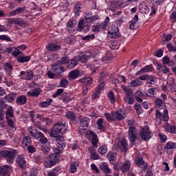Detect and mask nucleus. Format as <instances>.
<instances>
[{"label":"nucleus","instance_id":"1","mask_svg":"<svg viewBox=\"0 0 176 176\" xmlns=\"http://www.w3.org/2000/svg\"><path fill=\"white\" fill-rule=\"evenodd\" d=\"M65 131H67V125H65V124H63L62 122L55 124L51 129L50 136L52 137V138L62 137L58 134H61L62 135H63V134H65Z\"/></svg>","mask_w":176,"mask_h":176},{"label":"nucleus","instance_id":"2","mask_svg":"<svg viewBox=\"0 0 176 176\" xmlns=\"http://www.w3.org/2000/svg\"><path fill=\"white\" fill-rule=\"evenodd\" d=\"M1 155L2 157L6 160L8 164H13L14 159L17 156V150H3Z\"/></svg>","mask_w":176,"mask_h":176},{"label":"nucleus","instance_id":"3","mask_svg":"<svg viewBox=\"0 0 176 176\" xmlns=\"http://www.w3.org/2000/svg\"><path fill=\"white\" fill-rule=\"evenodd\" d=\"M59 160L60 155L50 154L45 160L44 166L45 168H50L53 167V166H56Z\"/></svg>","mask_w":176,"mask_h":176},{"label":"nucleus","instance_id":"4","mask_svg":"<svg viewBox=\"0 0 176 176\" xmlns=\"http://www.w3.org/2000/svg\"><path fill=\"white\" fill-rule=\"evenodd\" d=\"M139 134L143 141H149L153 137V133L148 126L142 127L140 130Z\"/></svg>","mask_w":176,"mask_h":176},{"label":"nucleus","instance_id":"5","mask_svg":"<svg viewBox=\"0 0 176 176\" xmlns=\"http://www.w3.org/2000/svg\"><path fill=\"white\" fill-rule=\"evenodd\" d=\"M108 35L109 38H120L119 27L116 23L112 24L110 27H109Z\"/></svg>","mask_w":176,"mask_h":176},{"label":"nucleus","instance_id":"6","mask_svg":"<svg viewBox=\"0 0 176 176\" xmlns=\"http://www.w3.org/2000/svg\"><path fill=\"white\" fill-rule=\"evenodd\" d=\"M138 137V131L137 130V128L135 126H129V140L131 144H132V145H134V144H135Z\"/></svg>","mask_w":176,"mask_h":176},{"label":"nucleus","instance_id":"7","mask_svg":"<svg viewBox=\"0 0 176 176\" xmlns=\"http://www.w3.org/2000/svg\"><path fill=\"white\" fill-rule=\"evenodd\" d=\"M124 91H125L124 100L129 105H133L135 101V99L133 98V90L131 89H127V87H125L124 88Z\"/></svg>","mask_w":176,"mask_h":176},{"label":"nucleus","instance_id":"8","mask_svg":"<svg viewBox=\"0 0 176 176\" xmlns=\"http://www.w3.org/2000/svg\"><path fill=\"white\" fill-rule=\"evenodd\" d=\"M91 27V23H87L85 24L84 20H80L78 22V26L77 28V31L78 32H84L86 34L90 31Z\"/></svg>","mask_w":176,"mask_h":176},{"label":"nucleus","instance_id":"9","mask_svg":"<svg viewBox=\"0 0 176 176\" xmlns=\"http://www.w3.org/2000/svg\"><path fill=\"white\" fill-rule=\"evenodd\" d=\"M52 72H54L55 75H61L63 72H65L66 69L64 67V66H62L58 63H54L52 65L51 68Z\"/></svg>","mask_w":176,"mask_h":176},{"label":"nucleus","instance_id":"10","mask_svg":"<svg viewBox=\"0 0 176 176\" xmlns=\"http://www.w3.org/2000/svg\"><path fill=\"white\" fill-rule=\"evenodd\" d=\"M135 163L138 167L142 168V171H146L148 169V163L145 162V160H144V157H142V156L136 157L135 158Z\"/></svg>","mask_w":176,"mask_h":176},{"label":"nucleus","instance_id":"11","mask_svg":"<svg viewBox=\"0 0 176 176\" xmlns=\"http://www.w3.org/2000/svg\"><path fill=\"white\" fill-rule=\"evenodd\" d=\"M87 138L89 141H91L92 146H97L99 140L97 134L94 131H89L87 133Z\"/></svg>","mask_w":176,"mask_h":176},{"label":"nucleus","instance_id":"12","mask_svg":"<svg viewBox=\"0 0 176 176\" xmlns=\"http://www.w3.org/2000/svg\"><path fill=\"white\" fill-rule=\"evenodd\" d=\"M16 163L21 168V170H25L27 167V161H25V155H18L16 158Z\"/></svg>","mask_w":176,"mask_h":176},{"label":"nucleus","instance_id":"13","mask_svg":"<svg viewBox=\"0 0 176 176\" xmlns=\"http://www.w3.org/2000/svg\"><path fill=\"white\" fill-rule=\"evenodd\" d=\"M155 117L160 120L163 122H168V111L167 109L164 110V114H162L160 110L157 109L155 111Z\"/></svg>","mask_w":176,"mask_h":176},{"label":"nucleus","instance_id":"14","mask_svg":"<svg viewBox=\"0 0 176 176\" xmlns=\"http://www.w3.org/2000/svg\"><path fill=\"white\" fill-rule=\"evenodd\" d=\"M28 133H29V134H30L32 137L36 138V140H39V138L43 135V133L41 131H38V130H36V129L34 126L28 127Z\"/></svg>","mask_w":176,"mask_h":176},{"label":"nucleus","instance_id":"15","mask_svg":"<svg viewBox=\"0 0 176 176\" xmlns=\"http://www.w3.org/2000/svg\"><path fill=\"white\" fill-rule=\"evenodd\" d=\"M117 148L121 151V152H123L124 153H126L128 151L127 146H129V144L127 143V140L126 139H122L120 140V142H118L116 144Z\"/></svg>","mask_w":176,"mask_h":176},{"label":"nucleus","instance_id":"16","mask_svg":"<svg viewBox=\"0 0 176 176\" xmlns=\"http://www.w3.org/2000/svg\"><path fill=\"white\" fill-rule=\"evenodd\" d=\"M80 120V126L82 128V130H86L87 127H89V124H90V118L87 117L82 118V116L78 117Z\"/></svg>","mask_w":176,"mask_h":176},{"label":"nucleus","instance_id":"17","mask_svg":"<svg viewBox=\"0 0 176 176\" xmlns=\"http://www.w3.org/2000/svg\"><path fill=\"white\" fill-rule=\"evenodd\" d=\"M126 112L122 111V109L117 110L114 111V122H116V120L120 122V120L126 119Z\"/></svg>","mask_w":176,"mask_h":176},{"label":"nucleus","instance_id":"18","mask_svg":"<svg viewBox=\"0 0 176 176\" xmlns=\"http://www.w3.org/2000/svg\"><path fill=\"white\" fill-rule=\"evenodd\" d=\"M123 6V0H111L110 1L109 8L113 10L115 9H119Z\"/></svg>","mask_w":176,"mask_h":176},{"label":"nucleus","instance_id":"19","mask_svg":"<svg viewBox=\"0 0 176 176\" xmlns=\"http://www.w3.org/2000/svg\"><path fill=\"white\" fill-rule=\"evenodd\" d=\"M22 76H25V79L26 80H31L34 78V72L32 70L21 71L19 75V78H21Z\"/></svg>","mask_w":176,"mask_h":176},{"label":"nucleus","instance_id":"20","mask_svg":"<svg viewBox=\"0 0 176 176\" xmlns=\"http://www.w3.org/2000/svg\"><path fill=\"white\" fill-rule=\"evenodd\" d=\"M55 140H56V146L59 149H64L67 145V142H65V140H64V137L63 136H57V138H55Z\"/></svg>","mask_w":176,"mask_h":176},{"label":"nucleus","instance_id":"21","mask_svg":"<svg viewBox=\"0 0 176 176\" xmlns=\"http://www.w3.org/2000/svg\"><path fill=\"white\" fill-rule=\"evenodd\" d=\"M84 17L87 23H96V20H98V16L94 15L90 12L85 13Z\"/></svg>","mask_w":176,"mask_h":176},{"label":"nucleus","instance_id":"22","mask_svg":"<svg viewBox=\"0 0 176 176\" xmlns=\"http://www.w3.org/2000/svg\"><path fill=\"white\" fill-rule=\"evenodd\" d=\"M79 63V57L74 56L72 59H69V62L67 63V68L69 69H73V68H75L76 65H78Z\"/></svg>","mask_w":176,"mask_h":176},{"label":"nucleus","instance_id":"23","mask_svg":"<svg viewBox=\"0 0 176 176\" xmlns=\"http://www.w3.org/2000/svg\"><path fill=\"white\" fill-rule=\"evenodd\" d=\"M65 116L66 118H67V119H69V120H71V122H73L74 124H78V123L79 122L76 119V116L75 115V112L74 111H67L65 113Z\"/></svg>","mask_w":176,"mask_h":176},{"label":"nucleus","instance_id":"24","mask_svg":"<svg viewBox=\"0 0 176 176\" xmlns=\"http://www.w3.org/2000/svg\"><path fill=\"white\" fill-rule=\"evenodd\" d=\"M10 171H12V167L9 165H4L0 170V175L10 176Z\"/></svg>","mask_w":176,"mask_h":176},{"label":"nucleus","instance_id":"25","mask_svg":"<svg viewBox=\"0 0 176 176\" xmlns=\"http://www.w3.org/2000/svg\"><path fill=\"white\" fill-rule=\"evenodd\" d=\"M139 12L143 14H148V13H149V7H148L145 1L140 2L139 6Z\"/></svg>","mask_w":176,"mask_h":176},{"label":"nucleus","instance_id":"26","mask_svg":"<svg viewBox=\"0 0 176 176\" xmlns=\"http://www.w3.org/2000/svg\"><path fill=\"white\" fill-rule=\"evenodd\" d=\"M16 60L21 64H23V63H28L31 61V56H25V54L22 53L21 55L16 57Z\"/></svg>","mask_w":176,"mask_h":176},{"label":"nucleus","instance_id":"27","mask_svg":"<svg viewBox=\"0 0 176 176\" xmlns=\"http://www.w3.org/2000/svg\"><path fill=\"white\" fill-rule=\"evenodd\" d=\"M131 167V162L130 160H126L122 165H121V171L124 174L126 173H129L130 171V168Z\"/></svg>","mask_w":176,"mask_h":176},{"label":"nucleus","instance_id":"28","mask_svg":"<svg viewBox=\"0 0 176 176\" xmlns=\"http://www.w3.org/2000/svg\"><path fill=\"white\" fill-rule=\"evenodd\" d=\"M27 101H28V99L25 95H21L16 99V103L17 105H25V104H27Z\"/></svg>","mask_w":176,"mask_h":176},{"label":"nucleus","instance_id":"29","mask_svg":"<svg viewBox=\"0 0 176 176\" xmlns=\"http://www.w3.org/2000/svg\"><path fill=\"white\" fill-rule=\"evenodd\" d=\"M100 168L102 171H104L105 174H111L112 173V170L109 168V166H108L106 162H102L100 165Z\"/></svg>","mask_w":176,"mask_h":176},{"label":"nucleus","instance_id":"30","mask_svg":"<svg viewBox=\"0 0 176 176\" xmlns=\"http://www.w3.org/2000/svg\"><path fill=\"white\" fill-rule=\"evenodd\" d=\"M162 64L164 65H169V67H174V65H175V62L170 59V58L167 56H166L162 58Z\"/></svg>","mask_w":176,"mask_h":176},{"label":"nucleus","instance_id":"31","mask_svg":"<svg viewBox=\"0 0 176 176\" xmlns=\"http://www.w3.org/2000/svg\"><path fill=\"white\" fill-rule=\"evenodd\" d=\"M46 48L49 52H57V50H61V46L57 45L55 43H50L47 45Z\"/></svg>","mask_w":176,"mask_h":176},{"label":"nucleus","instance_id":"32","mask_svg":"<svg viewBox=\"0 0 176 176\" xmlns=\"http://www.w3.org/2000/svg\"><path fill=\"white\" fill-rule=\"evenodd\" d=\"M107 157L109 159L110 164H115V162H116V154L115 153L109 151Z\"/></svg>","mask_w":176,"mask_h":176},{"label":"nucleus","instance_id":"33","mask_svg":"<svg viewBox=\"0 0 176 176\" xmlns=\"http://www.w3.org/2000/svg\"><path fill=\"white\" fill-rule=\"evenodd\" d=\"M76 57H78V62L82 63V64H85L88 60H90V54H83L82 55H78L76 56Z\"/></svg>","mask_w":176,"mask_h":176},{"label":"nucleus","instance_id":"34","mask_svg":"<svg viewBox=\"0 0 176 176\" xmlns=\"http://www.w3.org/2000/svg\"><path fill=\"white\" fill-rule=\"evenodd\" d=\"M79 75H80V72L78 69H74L69 73L68 76L69 79L74 80L78 79V78H79Z\"/></svg>","mask_w":176,"mask_h":176},{"label":"nucleus","instance_id":"35","mask_svg":"<svg viewBox=\"0 0 176 176\" xmlns=\"http://www.w3.org/2000/svg\"><path fill=\"white\" fill-rule=\"evenodd\" d=\"M4 69L6 72V74L8 76H10L12 75V71H13V66L9 63H6L4 65Z\"/></svg>","mask_w":176,"mask_h":176},{"label":"nucleus","instance_id":"36","mask_svg":"<svg viewBox=\"0 0 176 176\" xmlns=\"http://www.w3.org/2000/svg\"><path fill=\"white\" fill-rule=\"evenodd\" d=\"M165 130L167 131V133H171L172 134H176V126L166 124L165 125Z\"/></svg>","mask_w":176,"mask_h":176},{"label":"nucleus","instance_id":"37","mask_svg":"<svg viewBox=\"0 0 176 176\" xmlns=\"http://www.w3.org/2000/svg\"><path fill=\"white\" fill-rule=\"evenodd\" d=\"M42 91L39 89H34L33 91L27 92L28 97H39Z\"/></svg>","mask_w":176,"mask_h":176},{"label":"nucleus","instance_id":"38","mask_svg":"<svg viewBox=\"0 0 176 176\" xmlns=\"http://www.w3.org/2000/svg\"><path fill=\"white\" fill-rule=\"evenodd\" d=\"M52 102H53V99L47 98L46 101L41 102L38 104V106L41 108H47L52 105Z\"/></svg>","mask_w":176,"mask_h":176},{"label":"nucleus","instance_id":"39","mask_svg":"<svg viewBox=\"0 0 176 176\" xmlns=\"http://www.w3.org/2000/svg\"><path fill=\"white\" fill-rule=\"evenodd\" d=\"M154 104H155V107H157V108H159V109H163V108H164V107H166L164 100H163L160 98H157L155 100Z\"/></svg>","mask_w":176,"mask_h":176},{"label":"nucleus","instance_id":"40","mask_svg":"<svg viewBox=\"0 0 176 176\" xmlns=\"http://www.w3.org/2000/svg\"><path fill=\"white\" fill-rule=\"evenodd\" d=\"M8 118H14V112L12 106L8 107L6 111V119Z\"/></svg>","mask_w":176,"mask_h":176},{"label":"nucleus","instance_id":"41","mask_svg":"<svg viewBox=\"0 0 176 176\" xmlns=\"http://www.w3.org/2000/svg\"><path fill=\"white\" fill-rule=\"evenodd\" d=\"M101 30H102L103 31H105V29L104 27L103 26V25L101 23V24H99V25H94L92 26V29H91V31L92 32H100V31H101Z\"/></svg>","mask_w":176,"mask_h":176},{"label":"nucleus","instance_id":"42","mask_svg":"<svg viewBox=\"0 0 176 176\" xmlns=\"http://www.w3.org/2000/svg\"><path fill=\"white\" fill-rule=\"evenodd\" d=\"M107 152H108V146H107V145L105 144H103L98 149V153H99V155H101L102 156L106 155Z\"/></svg>","mask_w":176,"mask_h":176},{"label":"nucleus","instance_id":"43","mask_svg":"<svg viewBox=\"0 0 176 176\" xmlns=\"http://www.w3.org/2000/svg\"><path fill=\"white\" fill-rule=\"evenodd\" d=\"M104 118H106L107 122H115V114L114 111L109 113H104Z\"/></svg>","mask_w":176,"mask_h":176},{"label":"nucleus","instance_id":"44","mask_svg":"<svg viewBox=\"0 0 176 176\" xmlns=\"http://www.w3.org/2000/svg\"><path fill=\"white\" fill-rule=\"evenodd\" d=\"M80 9H82L80 2H76V3L74 6V13L75 16H80Z\"/></svg>","mask_w":176,"mask_h":176},{"label":"nucleus","instance_id":"45","mask_svg":"<svg viewBox=\"0 0 176 176\" xmlns=\"http://www.w3.org/2000/svg\"><path fill=\"white\" fill-rule=\"evenodd\" d=\"M6 120L9 127H10V129H12V130L14 131L16 129H17V126H16V123H14V122L13 121V119L10 118H6Z\"/></svg>","mask_w":176,"mask_h":176},{"label":"nucleus","instance_id":"46","mask_svg":"<svg viewBox=\"0 0 176 176\" xmlns=\"http://www.w3.org/2000/svg\"><path fill=\"white\" fill-rule=\"evenodd\" d=\"M23 145L25 146H28L30 145H32V140L31 137L30 136H25L22 141Z\"/></svg>","mask_w":176,"mask_h":176},{"label":"nucleus","instance_id":"47","mask_svg":"<svg viewBox=\"0 0 176 176\" xmlns=\"http://www.w3.org/2000/svg\"><path fill=\"white\" fill-rule=\"evenodd\" d=\"M157 82L156 76L153 75H148L146 80L148 85H155Z\"/></svg>","mask_w":176,"mask_h":176},{"label":"nucleus","instance_id":"48","mask_svg":"<svg viewBox=\"0 0 176 176\" xmlns=\"http://www.w3.org/2000/svg\"><path fill=\"white\" fill-rule=\"evenodd\" d=\"M107 97L111 104H115V102H116V96H115V94L113 91H111L107 94Z\"/></svg>","mask_w":176,"mask_h":176},{"label":"nucleus","instance_id":"49","mask_svg":"<svg viewBox=\"0 0 176 176\" xmlns=\"http://www.w3.org/2000/svg\"><path fill=\"white\" fill-rule=\"evenodd\" d=\"M4 100H6L7 102H13V101L16 100V94L12 93L7 95Z\"/></svg>","mask_w":176,"mask_h":176},{"label":"nucleus","instance_id":"50","mask_svg":"<svg viewBox=\"0 0 176 176\" xmlns=\"http://www.w3.org/2000/svg\"><path fill=\"white\" fill-rule=\"evenodd\" d=\"M69 85V81L67 78H62L60 80L59 87L67 89Z\"/></svg>","mask_w":176,"mask_h":176},{"label":"nucleus","instance_id":"51","mask_svg":"<svg viewBox=\"0 0 176 176\" xmlns=\"http://www.w3.org/2000/svg\"><path fill=\"white\" fill-rule=\"evenodd\" d=\"M164 149H166L167 151H170V149H176V143L171 141L168 142L164 146Z\"/></svg>","mask_w":176,"mask_h":176},{"label":"nucleus","instance_id":"52","mask_svg":"<svg viewBox=\"0 0 176 176\" xmlns=\"http://www.w3.org/2000/svg\"><path fill=\"white\" fill-rule=\"evenodd\" d=\"M104 122H105V120L104 118L98 119L96 122L98 130H104V129H105V126H104Z\"/></svg>","mask_w":176,"mask_h":176},{"label":"nucleus","instance_id":"53","mask_svg":"<svg viewBox=\"0 0 176 176\" xmlns=\"http://www.w3.org/2000/svg\"><path fill=\"white\" fill-rule=\"evenodd\" d=\"M41 151L44 155H47L50 152V144H45L41 146Z\"/></svg>","mask_w":176,"mask_h":176},{"label":"nucleus","instance_id":"54","mask_svg":"<svg viewBox=\"0 0 176 176\" xmlns=\"http://www.w3.org/2000/svg\"><path fill=\"white\" fill-rule=\"evenodd\" d=\"M79 163L76 164V162H73L70 165V168L69 169V173L71 174H75L76 171H78V168H76V166H78Z\"/></svg>","mask_w":176,"mask_h":176},{"label":"nucleus","instance_id":"55","mask_svg":"<svg viewBox=\"0 0 176 176\" xmlns=\"http://www.w3.org/2000/svg\"><path fill=\"white\" fill-rule=\"evenodd\" d=\"M65 91H64V89H58L56 90V91L52 95V98H57V97L61 96V97H63V96L64 94H65Z\"/></svg>","mask_w":176,"mask_h":176},{"label":"nucleus","instance_id":"56","mask_svg":"<svg viewBox=\"0 0 176 176\" xmlns=\"http://www.w3.org/2000/svg\"><path fill=\"white\" fill-rule=\"evenodd\" d=\"M138 21V15H135L133 19L131 21V23L129 25L130 30H135V24Z\"/></svg>","mask_w":176,"mask_h":176},{"label":"nucleus","instance_id":"57","mask_svg":"<svg viewBox=\"0 0 176 176\" xmlns=\"http://www.w3.org/2000/svg\"><path fill=\"white\" fill-rule=\"evenodd\" d=\"M142 69H143V71H144V74H146L147 72H153L155 71V69L152 64L146 65V66L142 67Z\"/></svg>","mask_w":176,"mask_h":176},{"label":"nucleus","instance_id":"58","mask_svg":"<svg viewBox=\"0 0 176 176\" xmlns=\"http://www.w3.org/2000/svg\"><path fill=\"white\" fill-rule=\"evenodd\" d=\"M133 108L136 110L138 115H141L144 113L142 110V107L141 106V104H140V103H135L133 106Z\"/></svg>","mask_w":176,"mask_h":176},{"label":"nucleus","instance_id":"59","mask_svg":"<svg viewBox=\"0 0 176 176\" xmlns=\"http://www.w3.org/2000/svg\"><path fill=\"white\" fill-rule=\"evenodd\" d=\"M96 38V36L94 34H88L85 36H83L82 38V41H86L87 42H89V41H93Z\"/></svg>","mask_w":176,"mask_h":176},{"label":"nucleus","instance_id":"60","mask_svg":"<svg viewBox=\"0 0 176 176\" xmlns=\"http://www.w3.org/2000/svg\"><path fill=\"white\" fill-rule=\"evenodd\" d=\"M155 89L156 88L148 89V91L146 94V96H147V97H155V96H156V91H155Z\"/></svg>","mask_w":176,"mask_h":176},{"label":"nucleus","instance_id":"61","mask_svg":"<svg viewBox=\"0 0 176 176\" xmlns=\"http://www.w3.org/2000/svg\"><path fill=\"white\" fill-rule=\"evenodd\" d=\"M69 61V59L68 58V57L63 56L61 58V59L58 63L60 64V65H68Z\"/></svg>","mask_w":176,"mask_h":176},{"label":"nucleus","instance_id":"62","mask_svg":"<svg viewBox=\"0 0 176 176\" xmlns=\"http://www.w3.org/2000/svg\"><path fill=\"white\" fill-rule=\"evenodd\" d=\"M90 67L93 69H98V68H100V61L99 60H94L91 63Z\"/></svg>","mask_w":176,"mask_h":176},{"label":"nucleus","instance_id":"63","mask_svg":"<svg viewBox=\"0 0 176 176\" xmlns=\"http://www.w3.org/2000/svg\"><path fill=\"white\" fill-rule=\"evenodd\" d=\"M33 160H34L36 164H41V163H42L43 160L42 159V157H41V155H33Z\"/></svg>","mask_w":176,"mask_h":176},{"label":"nucleus","instance_id":"64","mask_svg":"<svg viewBox=\"0 0 176 176\" xmlns=\"http://www.w3.org/2000/svg\"><path fill=\"white\" fill-rule=\"evenodd\" d=\"M62 97L64 104H68L71 101V97L68 96V93L67 92L65 93V94Z\"/></svg>","mask_w":176,"mask_h":176}]
</instances>
